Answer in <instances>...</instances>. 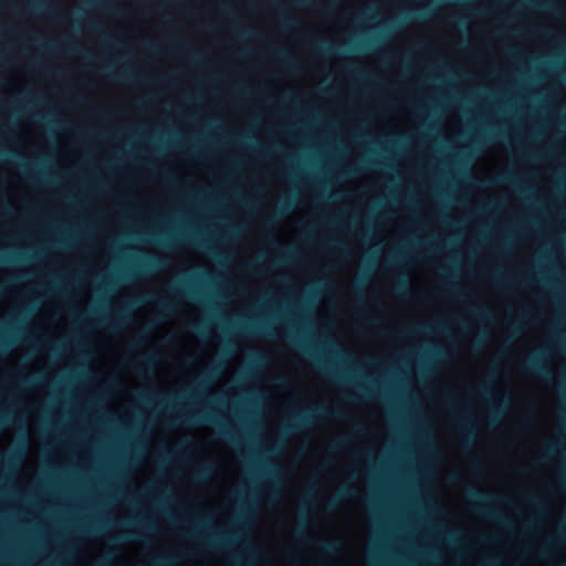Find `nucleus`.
<instances>
[{
  "mask_svg": "<svg viewBox=\"0 0 566 566\" xmlns=\"http://www.w3.org/2000/svg\"><path fill=\"white\" fill-rule=\"evenodd\" d=\"M468 497L472 509L478 514L483 515L500 525L509 526V522L503 514L489 505L492 502L502 501L503 497L501 495L479 489H470L468 491Z\"/></svg>",
  "mask_w": 566,
  "mask_h": 566,
  "instance_id": "nucleus-1",
  "label": "nucleus"
},
{
  "mask_svg": "<svg viewBox=\"0 0 566 566\" xmlns=\"http://www.w3.org/2000/svg\"><path fill=\"white\" fill-rule=\"evenodd\" d=\"M325 417L344 419V415L338 410L329 411L324 406H314L304 412L295 413L292 420L285 426V431L287 433H293L303 430L312 424L316 419Z\"/></svg>",
  "mask_w": 566,
  "mask_h": 566,
  "instance_id": "nucleus-2",
  "label": "nucleus"
},
{
  "mask_svg": "<svg viewBox=\"0 0 566 566\" xmlns=\"http://www.w3.org/2000/svg\"><path fill=\"white\" fill-rule=\"evenodd\" d=\"M168 259L164 256H147L134 264V266L130 269L126 270L123 274V277L125 280H135L140 276L150 275L168 265Z\"/></svg>",
  "mask_w": 566,
  "mask_h": 566,
  "instance_id": "nucleus-3",
  "label": "nucleus"
},
{
  "mask_svg": "<svg viewBox=\"0 0 566 566\" xmlns=\"http://www.w3.org/2000/svg\"><path fill=\"white\" fill-rule=\"evenodd\" d=\"M522 369L525 374L537 376L545 380H549L553 377L552 370L543 364L539 355L528 358Z\"/></svg>",
  "mask_w": 566,
  "mask_h": 566,
  "instance_id": "nucleus-4",
  "label": "nucleus"
},
{
  "mask_svg": "<svg viewBox=\"0 0 566 566\" xmlns=\"http://www.w3.org/2000/svg\"><path fill=\"white\" fill-rule=\"evenodd\" d=\"M566 543V522H563L556 530L555 536L548 538L541 547V554L546 555L551 549Z\"/></svg>",
  "mask_w": 566,
  "mask_h": 566,
  "instance_id": "nucleus-5",
  "label": "nucleus"
},
{
  "mask_svg": "<svg viewBox=\"0 0 566 566\" xmlns=\"http://www.w3.org/2000/svg\"><path fill=\"white\" fill-rule=\"evenodd\" d=\"M187 422L190 426L201 424V423H209L219 426L221 428V423L219 421V418H217L211 411L209 410H200L196 412L195 415H191L187 417Z\"/></svg>",
  "mask_w": 566,
  "mask_h": 566,
  "instance_id": "nucleus-6",
  "label": "nucleus"
},
{
  "mask_svg": "<svg viewBox=\"0 0 566 566\" xmlns=\"http://www.w3.org/2000/svg\"><path fill=\"white\" fill-rule=\"evenodd\" d=\"M234 541L235 536L226 533L212 534L205 539L206 545L213 549L224 548L228 544H231Z\"/></svg>",
  "mask_w": 566,
  "mask_h": 566,
  "instance_id": "nucleus-7",
  "label": "nucleus"
},
{
  "mask_svg": "<svg viewBox=\"0 0 566 566\" xmlns=\"http://www.w3.org/2000/svg\"><path fill=\"white\" fill-rule=\"evenodd\" d=\"M322 554L326 556H336L342 552V542L339 539L323 541L317 544Z\"/></svg>",
  "mask_w": 566,
  "mask_h": 566,
  "instance_id": "nucleus-8",
  "label": "nucleus"
},
{
  "mask_svg": "<svg viewBox=\"0 0 566 566\" xmlns=\"http://www.w3.org/2000/svg\"><path fill=\"white\" fill-rule=\"evenodd\" d=\"M214 472V465L211 462H206L196 468L195 478L197 482H207Z\"/></svg>",
  "mask_w": 566,
  "mask_h": 566,
  "instance_id": "nucleus-9",
  "label": "nucleus"
},
{
  "mask_svg": "<svg viewBox=\"0 0 566 566\" xmlns=\"http://www.w3.org/2000/svg\"><path fill=\"white\" fill-rule=\"evenodd\" d=\"M352 493H353V491L350 488H348V486L342 488L333 497L328 499V501L325 504V510L328 512L335 511L338 506L339 500L352 495Z\"/></svg>",
  "mask_w": 566,
  "mask_h": 566,
  "instance_id": "nucleus-10",
  "label": "nucleus"
},
{
  "mask_svg": "<svg viewBox=\"0 0 566 566\" xmlns=\"http://www.w3.org/2000/svg\"><path fill=\"white\" fill-rule=\"evenodd\" d=\"M459 428L461 431L467 432V444H470L475 440L476 432L472 426L471 419H469L467 416H463L462 419L460 420Z\"/></svg>",
  "mask_w": 566,
  "mask_h": 566,
  "instance_id": "nucleus-11",
  "label": "nucleus"
},
{
  "mask_svg": "<svg viewBox=\"0 0 566 566\" xmlns=\"http://www.w3.org/2000/svg\"><path fill=\"white\" fill-rule=\"evenodd\" d=\"M272 53L279 59L281 60L282 62H284L285 64H287L289 66L291 67H296L297 66V63L296 61L291 56L290 52L284 50V49H280V48H274L272 50Z\"/></svg>",
  "mask_w": 566,
  "mask_h": 566,
  "instance_id": "nucleus-12",
  "label": "nucleus"
},
{
  "mask_svg": "<svg viewBox=\"0 0 566 566\" xmlns=\"http://www.w3.org/2000/svg\"><path fill=\"white\" fill-rule=\"evenodd\" d=\"M171 292L175 296L186 294L191 298H199V293L192 290L187 283H182L180 287H171Z\"/></svg>",
  "mask_w": 566,
  "mask_h": 566,
  "instance_id": "nucleus-13",
  "label": "nucleus"
},
{
  "mask_svg": "<svg viewBox=\"0 0 566 566\" xmlns=\"http://www.w3.org/2000/svg\"><path fill=\"white\" fill-rule=\"evenodd\" d=\"M292 207V200L291 199H284V201L280 205L275 213L270 219L271 222L276 221L277 219L282 218L286 213L290 212Z\"/></svg>",
  "mask_w": 566,
  "mask_h": 566,
  "instance_id": "nucleus-14",
  "label": "nucleus"
},
{
  "mask_svg": "<svg viewBox=\"0 0 566 566\" xmlns=\"http://www.w3.org/2000/svg\"><path fill=\"white\" fill-rule=\"evenodd\" d=\"M177 558L172 555L157 556L151 560V566H174Z\"/></svg>",
  "mask_w": 566,
  "mask_h": 566,
  "instance_id": "nucleus-15",
  "label": "nucleus"
},
{
  "mask_svg": "<svg viewBox=\"0 0 566 566\" xmlns=\"http://www.w3.org/2000/svg\"><path fill=\"white\" fill-rule=\"evenodd\" d=\"M239 328L242 331L270 334V331L268 329V327L261 323H255V324L254 323L253 324L242 323V324H240Z\"/></svg>",
  "mask_w": 566,
  "mask_h": 566,
  "instance_id": "nucleus-16",
  "label": "nucleus"
},
{
  "mask_svg": "<svg viewBox=\"0 0 566 566\" xmlns=\"http://www.w3.org/2000/svg\"><path fill=\"white\" fill-rule=\"evenodd\" d=\"M219 374V370L213 369L207 375H205L199 381H198V390L203 391L205 389L209 388L210 380L213 379Z\"/></svg>",
  "mask_w": 566,
  "mask_h": 566,
  "instance_id": "nucleus-17",
  "label": "nucleus"
},
{
  "mask_svg": "<svg viewBox=\"0 0 566 566\" xmlns=\"http://www.w3.org/2000/svg\"><path fill=\"white\" fill-rule=\"evenodd\" d=\"M155 363H156V359L154 356H146L137 365L136 370L138 374H142L144 370H146L148 368H154Z\"/></svg>",
  "mask_w": 566,
  "mask_h": 566,
  "instance_id": "nucleus-18",
  "label": "nucleus"
},
{
  "mask_svg": "<svg viewBox=\"0 0 566 566\" xmlns=\"http://www.w3.org/2000/svg\"><path fill=\"white\" fill-rule=\"evenodd\" d=\"M282 24L286 29H292L298 25V22L295 18L289 14L285 10L282 13Z\"/></svg>",
  "mask_w": 566,
  "mask_h": 566,
  "instance_id": "nucleus-19",
  "label": "nucleus"
},
{
  "mask_svg": "<svg viewBox=\"0 0 566 566\" xmlns=\"http://www.w3.org/2000/svg\"><path fill=\"white\" fill-rule=\"evenodd\" d=\"M106 70H107V72H108L109 74H112L115 78L120 80V81H128V80H133V78H134V80H136V78H137L136 76H133L130 73H128V72H126V71H122V70H120V71H118V72L113 73V72H112V67H111V66H108Z\"/></svg>",
  "mask_w": 566,
  "mask_h": 566,
  "instance_id": "nucleus-20",
  "label": "nucleus"
},
{
  "mask_svg": "<svg viewBox=\"0 0 566 566\" xmlns=\"http://www.w3.org/2000/svg\"><path fill=\"white\" fill-rule=\"evenodd\" d=\"M471 312L480 319H488L491 317L489 310L485 307L474 306L471 308Z\"/></svg>",
  "mask_w": 566,
  "mask_h": 566,
  "instance_id": "nucleus-21",
  "label": "nucleus"
},
{
  "mask_svg": "<svg viewBox=\"0 0 566 566\" xmlns=\"http://www.w3.org/2000/svg\"><path fill=\"white\" fill-rule=\"evenodd\" d=\"M128 311H129V307H125V308H123V310L120 311V313H119V318H118V321H116V322L112 323V324L109 325V328H111V329H113V331H118V329H119V327H120V323H122V322H124V321L126 319V314L128 313Z\"/></svg>",
  "mask_w": 566,
  "mask_h": 566,
  "instance_id": "nucleus-22",
  "label": "nucleus"
},
{
  "mask_svg": "<svg viewBox=\"0 0 566 566\" xmlns=\"http://www.w3.org/2000/svg\"><path fill=\"white\" fill-rule=\"evenodd\" d=\"M348 444V440L345 438L336 439L332 442V450L333 451H342L344 450Z\"/></svg>",
  "mask_w": 566,
  "mask_h": 566,
  "instance_id": "nucleus-23",
  "label": "nucleus"
},
{
  "mask_svg": "<svg viewBox=\"0 0 566 566\" xmlns=\"http://www.w3.org/2000/svg\"><path fill=\"white\" fill-rule=\"evenodd\" d=\"M158 304L164 312L172 313L175 311V305H174L172 301L161 300V301H158Z\"/></svg>",
  "mask_w": 566,
  "mask_h": 566,
  "instance_id": "nucleus-24",
  "label": "nucleus"
},
{
  "mask_svg": "<svg viewBox=\"0 0 566 566\" xmlns=\"http://www.w3.org/2000/svg\"><path fill=\"white\" fill-rule=\"evenodd\" d=\"M442 291L446 293V294H449V295H452V296H459V291L458 289L451 284V283H448L446 282L442 286Z\"/></svg>",
  "mask_w": 566,
  "mask_h": 566,
  "instance_id": "nucleus-25",
  "label": "nucleus"
},
{
  "mask_svg": "<svg viewBox=\"0 0 566 566\" xmlns=\"http://www.w3.org/2000/svg\"><path fill=\"white\" fill-rule=\"evenodd\" d=\"M338 2L336 0H331L329 2L322 7V11L326 14H331L336 10Z\"/></svg>",
  "mask_w": 566,
  "mask_h": 566,
  "instance_id": "nucleus-26",
  "label": "nucleus"
},
{
  "mask_svg": "<svg viewBox=\"0 0 566 566\" xmlns=\"http://www.w3.org/2000/svg\"><path fill=\"white\" fill-rule=\"evenodd\" d=\"M340 46H335V45H332L327 42H323L321 45H319V51L321 52H324V53H328V54H334L336 52L337 49H339Z\"/></svg>",
  "mask_w": 566,
  "mask_h": 566,
  "instance_id": "nucleus-27",
  "label": "nucleus"
},
{
  "mask_svg": "<svg viewBox=\"0 0 566 566\" xmlns=\"http://www.w3.org/2000/svg\"><path fill=\"white\" fill-rule=\"evenodd\" d=\"M495 181L497 184H506V182L514 184L515 178L512 174H503V175H500Z\"/></svg>",
  "mask_w": 566,
  "mask_h": 566,
  "instance_id": "nucleus-28",
  "label": "nucleus"
},
{
  "mask_svg": "<svg viewBox=\"0 0 566 566\" xmlns=\"http://www.w3.org/2000/svg\"><path fill=\"white\" fill-rule=\"evenodd\" d=\"M504 413V408L501 407H494L491 410L490 419L491 421H497Z\"/></svg>",
  "mask_w": 566,
  "mask_h": 566,
  "instance_id": "nucleus-29",
  "label": "nucleus"
},
{
  "mask_svg": "<svg viewBox=\"0 0 566 566\" xmlns=\"http://www.w3.org/2000/svg\"><path fill=\"white\" fill-rule=\"evenodd\" d=\"M295 258V252L290 250L287 252H285L282 258L280 259V263H291Z\"/></svg>",
  "mask_w": 566,
  "mask_h": 566,
  "instance_id": "nucleus-30",
  "label": "nucleus"
},
{
  "mask_svg": "<svg viewBox=\"0 0 566 566\" xmlns=\"http://www.w3.org/2000/svg\"><path fill=\"white\" fill-rule=\"evenodd\" d=\"M265 363V356L260 353V352H256L253 354V364L256 365V366H260V365H263Z\"/></svg>",
  "mask_w": 566,
  "mask_h": 566,
  "instance_id": "nucleus-31",
  "label": "nucleus"
},
{
  "mask_svg": "<svg viewBox=\"0 0 566 566\" xmlns=\"http://www.w3.org/2000/svg\"><path fill=\"white\" fill-rule=\"evenodd\" d=\"M304 526L305 524L302 523V524H298L295 530H294V535L300 538V539H306L305 537V533H304Z\"/></svg>",
  "mask_w": 566,
  "mask_h": 566,
  "instance_id": "nucleus-32",
  "label": "nucleus"
},
{
  "mask_svg": "<svg viewBox=\"0 0 566 566\" xmlns=\"http://www.w3.org/2000/svg\"><path fill=\"white\" fill-rule=\"evenodd\" d=\"M408 289H409V283H408V281H407V280L402 279V280H400V281L398 282V284H397V291H398L399 293H405V292H407V291H408Z\"/></svg>",
  "mask_w": 566,
  "mask_h": 566,
  "instance_id": "nucleus-33",
  "label": "nucleus"
},
{
  "mask_svg": "<svg viewBox=\"0 0 566 566\" xmlns=\"http://www.w3.org/2000/svg\"><path fill=\"white\" fill-rule=\"evenodd\" d=\"M480 397H483V398H486L489 396H491V389L489 387V385H485L483 387H481L478 392H476Z\"/></svg>",
  "mask_w": 566,
  "mask_h": 566,
  "instance_id": "nucleus-34",
  "label": "nucleus"
},
{
  "mask_svg": "<svg viewBox=\"0 0 566 566\" xmlns=\"http://www.w3.org/2000/svg\"><path fill=\"white\" fill-rule=\"evenodd\" d=\"M135 524L142 526L145 531H154V526L144 520L134 521Z\"/></svg>",
  "mask_w": 566,
  "mask_h": 566,
  "instance_id": "nucleus-35",
  "label": "nucleus"
},
{
  "mask_svg": "<svg viewBox=\"0 0 566 566\" xmlns=\"http://www.w3.org/2000/svg\"><path fill=\"white\" fill-rule=\"evenodd\" d=\"M190 54H191V57L193 59V61H196V62H200L202 59H205L203 53L198 50H192L190 52Z\"/></svg>",
  "mask_w": 566,
  "mask_h": 566,
  "instance_id": "nucleus-36",
  "label": "nucleus"
},
{
  "mask_svg": "<svg viewBox=\"0 0 566 566\" xmlns=\"http://www.w3.org/2000/svg\"><path fill=\"white\" fill-rule=\"evenodd\" d=\"M355 293L357 295V298L359 300V302L365 305V302H364V297H363V289H361V285L359 283H357L355 285Z\"/></svg>",
  "mask_w": 566,
  "mask_h": 566,
  "instance_id": "nucleus-37",
  "label": "nucleus"
},
{
  "mask_svg": "<svg viewBox=\"0 0 566 566\" xmlns=\"http://www.w3.org/2000/svg\"><path fill=\"white\" fill-rule=\"evenodd\" d=\"M137 537H138V536H137V534H136V533H133V532L127 531V532H125V533H123V534H122V536L119 537V539H122V541H129V539H132V538H137Z\"/></svg>",
  "mask_w": 566,
  "mask_h": 566,
  "instance_id": "nucleus-38",
  "label": "nucleus"
},
{
  "mask_svg": "<svg viewBox=\"0 0 566 566\" xmlns=\"http://www.w3.org/2000/svg\"><path fill=\"white\" fill-rule=\"evenodd\" d=\"M43 46L50 52L57 51L60 49V45L55 42H46Z\"/></svg>",
  "mask_w": 566,
  "mask_h": 566,
  "instance_id": "nucleus-39",
  "label": "nucleus"
},
{
  "mask_svg": "<svg viewBox=\"0 0 566 566\" xmlns=\"http://www.w3.org/2000/svg\"><path fill=\"white\" fill-rule=\"evenodd\" d=\"M499 564L500 560L497 558H492L481 563L479 566H497Z\"/></svg>",
  "mask_w": 566,
  "mask_h": 566,
  "instance_id": "nucleus-40",
  "label": "nucleus"
},
{
  "mask_svg": "<svg viewBox=\"0 0 566 566\" xmlns=\"http://www.w3.org/2000/svg\"><path fill=\"white\" fill-rule=\"evenodd\" d=\"M293 342H294L296 345H298L300 347H302V349H303L305 353H307V354H310L311 356L315 357V356H314V354L312 353V350H311L307 346H305L301 340H298V339H293Z\"/></svg>",
  "mask_w": 566,
  "mask_h": 566,
  "instance_id": "nucleus-41",
  "label": "nucleus"
},
{
  "mask_svg": "<svg viewBox=\"0 0 566 566\" xmlns=\"http://www.w3.org/2000/svg\"><path fill=\"white\" fill-rule=\"evenodd\" d=\"M62 46L70 52H76L75 46H73L69 40L63 41Z\"/></svg>",
  "mask_w": 566,
  "mask_h": 566,
  "instance_id": "nucleus-42",
  "label": "nucleus"
},
{
  "mask_svg": "<svg viewBox=\"0 0 566 566\" xmlns=\"http://www.w3.org/2000/svg\"><path fill=\"white\" fill-rule=\"evenodd\" d=\"M190 535H191L192 537H195V538H200V537H201V536H200V535H201V526H200V525H196V526L193 527V532H192V533H190Z\"/></svg>",
  "mask_w": 566,
  "mask_h": 566,
  "instance_id": "nucleus-43",
  "label": "nucleus"
},
{
  "mask_svg": "<svg viewBox=\"0 0 566 566\" xmlns=\"http://www.w3.org/2000/svg\"><path fill=\"white\" fill-rule=\"evenodd\" d=\"M512 282L518 283V284L524 285V286H527V285L531 284V282L527 279L510 280V283H512Z\"/></svg>",
  "mask_w": 566,
  "mask_h": 566,
  "instance_id": "nucleus-44",
  "label": "nucleus"
},
{
  "mask_svg": "<svg viewBox=\"0 0 566 566\" xmlns=\"http://www.w3.org/2000/svg\"><path fill=\"white\" fill-rule=\"evenodd\" d=\"M326 244L331 248H342V244L336 240H328Z\"/></svg>",
  "mask_w": 566,
  "mask_h": 566,
  "instance_id": "nucleus-45",
  "label": "nucleus"
},
{
  "mask_svg": "<svg viewBox=\"0 0 566 566\" xmlns=\"http://www.w3.org/2000/svg\"><path fill=\"white\" fill-rule=\"evenodd\" d=\"M458 535H459V533H458V532H455V531H451V532H449V534H448V536H449L450 541H452V542H455V541L458 539Z\"/></svg>",
  "mask_w": 566,
  "mask_h": 566,
  "instance_id": "nucleus-46",
  "label": "nucleus"
},
{
  "mask_svg": "<svg viewBox=\"0 0 566 566\" xmlns=\"http://www.w3.org/2000/svg\"><path fill=\"white\" fill-rule=\"evenodd\" d=\"M554 447H549L546 451V453L543 455V459L551 458L554 454Z\"/></svg>",
  "mask_w": 566,
  "mask_h": 566,
  "instance_id": "nucleus-47",
  "label": "nucleus"
},
{
  "mask_svg": "<svg viewBox=\"0 0 566 566\" xmlns=\"http://www.w3.org/2000/svg\"><path fill=\"white\" fill-rule=\"evenodd\" d=\"M38 380V378H25L23 380V384L27 385V386H32L34 385V382Z\"/></svg>",
  "mask_w": 566,
  "mask_h": 566,
  "instance_id": "nucleus-48",
  "label": "nucleus"
},
{
  "mask_svg": "<svg viewBox=\"0 0 566 566\" xmlns=\"http://www.w3.org/2000/svg\"><path fill=\"white\" fill-rule=\"evenodd\" d=\"M358 172H359V168H358V167H355V168L348 169V170L346 171V175H347V176H353V175H356V174H358Z\"/></svg>",
  "mask_w": 566,
  "mask_h": 566,
  "instance_id": "nucleus-49",
  "label": "nucleus"
},
{
  "mask_svg": "<svg viewBox=\"0 0 566 566\" xmlns=\"http://www.w3.org/2000/svg\"><path fill=\"white\" fill-rule=\"evenodd\" d=\"M538 7H541L542 9H552V3L547 2V1H543V2L538 3Z\"/></svg>",
  "mask_w": 566,
  "mask_h": 566,
  "instance_id": "nucleus-50",
  "label": "nucleus"
},
{
  "mask_svg": "<svg viewBox=\"0 0 566 566\" xmlns=\"http://www.w3.org/2000/svg\"><path fill=\"white\" fill-rule=\"evenodd\" d=\"M315 359H316L318 363H321V361L318 360V358H316V357H315ZM319 366H321V368H322V369H325L326 371H328L332 376L339 377V375H338V374H336V373H334V371H332V370H328V369H327L323 364H319Z\"/></svg>",
  "mask_w": 566,
  "mask_h": 566,
  "instance_id": "nucleus-51",
  "label": "nucleus"
},
{
  "mask_svg": "<svg viewBox=\"0 0 566 566\" xmlns=\"http://www.w3.org/2000/svg\"><path fill=\"white\" fill-rule=\"evenodd\" d=\"M276 472H277V470H276V468H274V467H270V468L268 469V473H269L271 476H275V475H276Z\"/></svg>",
  "mask_w": 566,
  "mask_h": 566,
  "instance_id": "nucleus-52",
  "label": "nucleus"
},
{
  "mask_svg": "<svg viewBox=\"0 0 566 566\" xmlns=\"http://www.w3.org/2000/svg\"><path fill=\"white\" fill-rule=\"evenodd\" d=\"M332 353L335 354L338 357H345V355L340 350L335 348V347L332 348Z\"/></svg>",
  "mask_w": 566,
  "mask_h": 566,
  "instance_id": "nucleus-53",
  "label": "nucleus"
},
{
  "mask_svg": "<svg viewBox=\"0 0 566 566\" xmlns=\"http://www.w3.org/2000/svg\"><path fill=\"white\" fill-rule=\"evenodd\" d=\"M0 348L6 349L7 348V342L6 339L0 335Z\"/></svg>",
  "mask_w": 566,
  "mask_h": 566,
  "instance_id": "nucleus-54",
  "label": "nucleus"
},
{
  "mask_svg": "<svg viewBox=\"0 0 566 566\" xmlns=\"http://www.w3.org/2000/svg\"><path fill=\"white\" fill-rule=\"evenodd\" d=\"M483 344V338H476L474 342H473V345L475 347H481Z\"/></svg>",
  "mask_w": 566,
  "mask_h": 566,
  "instance_id": "nucleus-55",
  "label": "nucleus"
},
{
  "mask_svg": "<svg viewBox=\"0 0 566 566\" xmlns=\"http://www.w3.org/2000/svg\"><path fill=\"white\" fill-rule=\"evenodd\" d=\"M363 392L366 395V396H371L373 395V390L369 389V388H366V387H363L361 388Z\"/></svg>",
  "mask_w": 566,
  "mask_h": 566,
  "instance_id": "nucleus-56",
  "label": "nucleus"
},
{
  "mask_svg": "<svg viewBox=\"0 0 566 566\" xmlns=\"http://www.w3.org/2000/svg\"><path fill=\"white\" fill-rule=\"evenodd\" d=\"M448 403H449V406H450L451 408H453V409H455V408H457V402H455V400H454L453 398L449 399V400H448Z\"/></svg>",
  "mask_w": 566,
  "mask_h": 566,
  "instance_id": "nucleus-57",
  "label": "nucleus"
},
{
  "mask_svg": "<svg viewBox=\"0 0 566 566\" xmlns=\"http://www.w3.org/2000/svg\"><path fill=\"white\" fill-rule=\"evenodd\" d=\"M222 432H223V434H224L226 437H228V438H230V439L234 440V438H233L232 433H231L229 430L223 429V430H222Z\"/></svg>",
  "mask_w": 566,
  "mask_h": 566,
  "instance_id": "nucleus-58",
  "label": "nucleus"
},
{
  "mask_svg": "<svg viewBox=\"0 0 566 566\" xmlns=\"http://www.w3.org/2000/svg\"><path fill=\"white\" fill-rule=\"evenodd\" d=\"M241 35H242V36H244V38H250V36H252V35H256V34H255V33H252V32H250V31H244V32H242V33H241Z\"/></svg>",
  "mask_w": 566,
  "mask_h": 566,
  "instance_id": "nucleus-59",
  "label": "nucleus"
},
{
  "mask_svg": "<svg viewBox=\"0 0 566 566\" xmlns=\"http://www.w3.org/2000/svg\"><path fill=\"white\" fill-rule=\"evenodd\" d=\"M193 328H195L198 333H203V327H202L200 324H196V325H193Z\"/></svg>",
  "mask_w": 566,
  "mask_h": 566,
  "instance_id": "nucleus-60",
  "label": "nucleus"
},
{
  "mask_svg": "<svg viewBox=\"0 0 566 566\" xmlns=\"http://www.w3.org/2000/svg\"><path fill=\"white\" fill-rule=\"evenodd\" d=\"M528 500H530L534 505H538V500H537V497H535V496L531 495V496L528 497Z\"/></svg>",
  "mask_w": 566,
  "mask_h": 566,
  "instance_id": "nucleus-61",
  "label": "nucleus"
},
{
  "mask_svg": "<svg viewBox=\"0 0 566 566\" xmlns=\"http://www.w3.org/2000/svg\"><path fill=\"white\" fill-rule=\"evenodd\" d=\"M144 343H145V339H144L143 337L137 338V339L135 340V345H137V346H140V345H143Z\"/></svg>",
  "mask_w": 566,
  "mask_h": 566,
  "instance_id": "nucleus-62",
  "label": "nucleus"
},
{
  "mask_svg": "<svg viewBox=\"0 0 566 566\" xmlns=\"http://www.w3.org/2000/svg\"><path fill=\"white\" fill-rule=\"evenodd\" d=\"M429 327L428 326H424V325H421L419 327H417L418 331H421V332H424L427 331Z\"/></svg>",
  "mask_w": 566,
  "mask_h": 566,
  "instance_id": "nucleus-63",
  "label": "nucleus"
},
{
  "mask_svg": "<svg viewBox=\"0 0 566 566\" xmlns=\"http://www.w3.org/2000/svg\"><path fill=\"white\" fill-rule=\"evenodd\" d=\"M501 401H503L504 405L506 406L509 403V397L507 396H503Z\"/></svg>",
  "mask_w": 566,
  "mask_h": 566,
  "instance_id": "nucleus-64",
  "label": "nucleus"
}]
</instances>
